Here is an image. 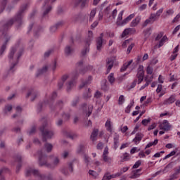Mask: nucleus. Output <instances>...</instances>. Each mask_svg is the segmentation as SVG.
<instances>
[{"label":"nucleus","mask_w":180,"mask_h":180,"mask_svg":"<svg viewBox=\"0 0 180 180\" xmlns=\"http://www.w3.org/2000/svg\"><path fill=\"white\" fill-rule=\"evenodd\" d=\"M27 9V4L22 5L15 16L13 18L8 20L0 30V32L2 33L0 37V44H1V46L0 47V56L4 54V52L5 50H6V44H8V41L11 40V37L8 34L6 31L8 29H9V27H12V25L15 23V22L18 23V27H20V26L23 25V14Z\"/></svg>","instance_id":"nucleus-1"},{"label":"nucleus","mask_w":180,"mask_h":180,"mask_svg":"<svg viewBox=\"0 0 180 180\" xmlns=\"http://www.w3.org/2000/svg\"><path fill=\"white\" fill-rule=\"evenodd\" d=\"M39 131L42 136V141L47 142L54 136V131L47 128V122H44L40 127Z\"/></svg>","instance_id":"nucleus-2"},{"label":"nucleus","mask_w":180,"mask_h":180,"mask_svg":"<svg viewBox=\"0 0 180 180\" xmlns=\"http://www.w3.org/2000/svg\"><path fill=\"white\" fill-rule=\"evenodd\" d=\"M31 174H33L34 176L37 178V180H54L53 175L49 174L46 177L44 174H40V172L34 169H29L26 172V176H29Z\"/></svg>","instance_id":"nucleus-3"},{"label":"nucleus","mask_w":180,"mask_h":180,"mask_svg":"<svg viewBox=\"0 0 180 180\" xmlns=\"http://www.w3.org/2000/svg\"><path fill=\"white\" fill-rule=\"evenodd\" d=\"M38 164L39 167L51 168V164L49 163V157L43 153V150L38 151Z\"/></svg>","instance_id":"nucleus-4"},{"label":"nucleus","mask_w":180,"mask_h":180,"mask_svg":"<svg viewBox=\"0 0 180 180\" xmlns=\"http://www.w3.org/2000/svg\"><path fill=\"white\" fill-rule=\"evenodd\" d=\"M82 109L83 110L84 127H89L91 124V118H89V116H91V109H89V105L84 103L82 105Z\"/></svg>","instance_id":"nucleus-5"},{"label":"nucleus","mask_w":180,"mask_h":180,"mask_svg":"<svg viewBox=\"0 0 180 180\" xmlns=\"http://www.w3.org/2000/svg\"><path fill=\"white\" fill-rule=\"evenodd\" d=\"M136 78H138V81L137 79H135L129 86V89H133V88L137 85V82L139 85L141 82H143V79H144V66L141 65H139L138 72L136 74Z\"/></svg>","instance_id":"nucleus-6"},{"label":"nucleus","mask_w":180,"mask_h":180,"mask_svg":"<svg viewBox=\"0 0 180 180\" xmlns=\"http://www.w3.org/2000/svg\"><path fill=\"white\" fill-rule=\"evenodd\" d=\"M163 11L164 8H160L159 11H157L156 13H151L149 18L145 20L143 23V27H146V26H147V25H149V23H154V22L157 20V18H160L161 13H162Z\"/></svg>","instance_id":"nucleus-7"},{"label":"nucleus","mask_w":180,"mask_h":180,"mask_svg":"<svg viewBox=\"0 0 180 180\" xmlns=\"http://www.w3.org/2000/svg\"><path fill=\"white\" fill-rule=\"evenodd\" d=\"M163 11L164 8H160L159 11H157L156 13H151L149 18L145 20L143 23V27H146V26H147V25H149V23H154V22L157 20V18H160L161 13H162Z\"/></svg>","instance_id":"nucleus-8"},{"label":"nucleus","mask_w":180,"mask_h":180,"mask_svg":"<svg viewBox=\"0 0 180 180\" xmlns=\"http://www.w3.org/2000/svg\"><path fill=\"white\" fill-rule=\"evenodd\" d=\"M91 31H88V38L85 41V46L84 49L82 51V56L84 57V56H86V53H89V46H91Z\"/></svg>","instance_id":"nucleus-9"},{"label":"nucleus","mask_w":180,"mask_h":180,"mask_svg":"<svg viewBox=\"0 0 180 180\" xmlns=\"http://www.w3.org/2000/svg\"><path fill=\"white\" fill-rule=\"evenodd\" d=\"M73 22H84V25L88 24V15H82L81 14H76L72 17Z\"/></svg>","instance_id":"nucleus-10"},{"label":"nucleus","mask_w":180,"mask_h":180,"mask_svg":"<svg viewBox=\"0 0 180 180\" xmlns=\"http://www.w3.org/2000/svg\"><path fill=\"white\" fill-rule=\"evenodd\" d=\"M159 127L160 130H165V131H169V130H171V125L167 120H163L162 124H160Z\"/></svg>","instance_id":"nucleus-11"},{"label":"nucleus","mask_w":180,"mask_h":180,"mask_svg":"<svg viewBox=\"0 0 180 180\" xmlns=\"http://www.w3.org/2000/svg\"><path fill=\"white\" fill-rule=\"evenodd\" d=\"M102 44H103V33H101L100 37L96 39V49L98 51H101Z\"/></svg>","instance_id":"nucleus-12"},{"label":"nucleus","mask_w":180,"mask_h":180,"mask_svg":"<svg viewBox=\"0 0 180 180\" xmlns=\"http://www.w3.org/2000/svg\"><path fill=\"white\" fill-rule=\"evenodd\" d=\"M37 95H39V93H37L36 90L32 89L27 94L26 98L31 96V102H33V101L37 98Z\"/></svg>","instance_id":"nucleus-13"},{"label":"nucleus","mask_w":180,"mask_h":180,"mask_svg":"<svg viewBox=\"0 0 180 180\" xmlns=\"http://www.w3.org/2000/svg\"><path fill=\"white\" fill-rule=\"evenodd\" d=\"M63 106L64 102L62 100H59L56 102V106L50 105V108L51 109V110H57V109L61 110Z\"/></svg>","instance_id":"nucleus-14"},{"label":"nucleus","mask_w":180,"mask_h":180,"mask_svg":"<svg viewBox=\"0 0 180 180\" xmlns=\"http://www.w3.org/2000/svg\"><path fill=\"white\" fill-rule=\"evenodd\" d=\"M133 18H134V14H131L128 17H127L125 19H124L121 22L117 21L116 24L117 25V26H123V25H126V23H127L128 22H130V20L133 19Z\"/></svg>","instance_id":"nucleus-15"},{"label":"nucleus","mask_w":180,"mask_h":180,"mask_svg":"<svg viewBox=\"0 0 180 180\" xmlns=\"http://www.w3.org/2000/svg\"><path fill=\"white\" fill-rule=\"evenodd\" d=\"M72 54H74V48H72V45H67L65 48V56L70 57Z\"/></svg>","instance_id":"nucleus-16"},{"label":"nucleus","mask_w":180,"mask_h":180,"mask_svg":"<svg viewBox=\"0 0 180 180\" xmlns=\"http://www.w3.org/2000/svg\"><path fill=\"white\" fill-rule=\"evenodd\" d=\"M113 59L112 58H108L106 60V64H107V74H109L110 72V70L113 68L114 64Z\"/></svg>","instance_id":"nucleus-17"},{"label":"nucleus","mask_w":180,"mask_h":180,"mask_svg":"<svg viewBox=\"0 0 180 180\" xmlns=\"http://www.w3.org/2000/svg\"><path fill=\"white\" fill-rule=\"evenodd\" d=\"M98 136H99V129L94 128L91 134V139L93 142L98 140Z\"/></svg>","instance_id":"nucleus-18"},{"label":"nucleus","mask_w":180,"mask_h":180,"mask_svg":"<svg viewBox=\"0 0 180 180\" xmlns=\"http://www.w3.org/2000/svg\"><path fill=\"white\" fill-rule=\"evenodd\" d=\"M81 8H85L86 5V0H75V6H79Z\"/></svg>","instance_id":"nucleus-19"},{"label":"nucleus","mask_w":180,"mask_h":180,"mask_svg":"<svg viewBox=\"0 0 180 180\" xmlns=\"http://www.w3.org/2000/svg\"><path fill=\"white\" fill-rule=\"evenodd\" d=\"M176 101V99L175 98V96L174 95H172L169 98L166 99L163 104L164 105H171L172 103H174V102H175Z\"/></svg>","instance_id":"nucleus-20"},{"label":"nucleus","mask_w":180,"mask_h":180,"mask_svg":"<svg viewBox=\"0 0 180 180\" xmlns=\"http://www.w3.org/2000/svg\"><path fill=\"white\" fill-rule=\"evenodd\" d=\"M49 158L53 159V165H54V167H58V164H60V158H58V156H56L54 155H49Z\"/></svg>","instance_id":"nucleus-21"},{"label":"nucleus","mask_w":180,"mask_h":180,"mask_svg":"<svg viewBox=\"0 0 180 180\" xmlns=\"http://www.w3.org/2000/svg\"><path fill=\"white\" fill-rule=\"evenodd\" d=\"M143 137H144V135L143 134L137 133L135 138L133 139L134 143H135V144L140 143L141 140L143 139Z\"/></svg>","instance_id":"nucleus-22"},{"label":"nucleus","mask_w":180,"mask_h":180,"mask_svg":"<svg viewBox=\"0 0 180 180\" xmlns=\"http://www.w3.org/2000/svg\"><path fill=\"white\" fill-rule=\"evenodd\" d=\"M140 20H141V17L138 16L134 20H133L130 24L131 27H136L140 23Z\"/></svg>","instance_id":"nucleus-23"},{"label":"nucleus","mask_w":180,"mask_h":180,"mask_svg":"<svg viewBox=\"0 0 180 180\" xmlns=\"http://www.w3.org/2000/svg\"><path fill=\"white\" fill-rule=\"evenodd\" d=\"M44 148L46 150V153H51V151H53V144L45 142Z\"/></svg>","instance_id":"nucleus-24"},{"label":"nucleus","mask_w":180,"mask_h":180,"mask_svg":"<svg viewBox=\"0 0 180 180\" xmlns=\"http://www.w3.org/2000/svg\"><path fill=\"white\" fill-rule=\"evenodd\" d=\"M101 89L105 91H109V86H108V80H106V79L102 81Z\"/></svg>","instance_id":"nucleus-25"},{"label":"nucleus","mask_w":180,"mask_h":180,"mask_svg":"<svg viewBox=\"0 0 180 180\" xmlns=\"http://www.w3.org/2000/svg\"><path fill=\"white\" fill-rule=\"evenodd\" d=\"M84 164H86V167L87 168H89V165H91V158H89L88 155L84 154Z\"/></svg>","instance_id":"nucleus-26"},{"label":"nucleus","mask_w":180,"mask_h":180,"mask_svg":"<svg viewBox=\"0 0 180 180\" xmlns=\"http://www.w3.org/2000/svg\"><path fill=\"white\" fill-rule=\"evenodd\" d=\"M132 63H133V60H131L128 62V63H124L120 69L121 72L126 71L129 68V67L131 65Z\"/></svg>","instance_id":"nucleus-27"},{"label":"nucleus","mask_w":180,"mask_h":180,"mask_svg":"<svg viewBox=\"0 0 180 180\" xmlns=\"http://www.w3.org/2000/svg\"><path fill=\"white\" fill-rule=\"evenodd\" d=\"M48 70H49V68L47 66H44L41 69L38 70V72L37 73V77H40V75H43V74H45V72Z\"/></svg>","instance_id":"nucleus-28"},{"label":"nucleus","mask_w":180,"mask_h":180,"mask_svg":"<svg viewBox=\"0 0 180 180\" xmlns=\"http://www.w3.org/2000/svg\"><path fill=\"white\" fill-rule=\"evenodd\" d=\"M131 32H136V30L133 29V28H127L125 29L123 32H122V37H125V36H127V34H130V33H131Z\"/></svg>","instance_id":"nucleus-29"},{"label":"nucleus","mask_w":180,"mask_h":180,"mask_svg":"<svg viewBox=\"0 0 180 180\" xmlns=\"http://www.w3.org/2000/svg\"><path fill=\"white\" fill-rule=\"evenodd\" d=\"M105 126L106 127V130L110 131V133H112V124H110V120H108L106 121Z\"/></svg>","instance_id":"nucleus-30"},{"label":"nucleus","mask_w":180,"mask_h":180,"mask_svg":"<svg viewBox=\"0 0 180 180\" xmlns=\"http://www.w3.org/2000/svg\"><path fill=\"white\" fill-rule=\"evenodd\" d=\"M119 147V135H115L114 137V149L117 150Z\"/></svg>","instance_id":"nucleus-31"},{"label":"nucleus","mask_w":180,"mask_h":180,"mask_svg":"<svg viewBox=\"0 0 180 180\" xmlns=\"http://www.w3.org/2000/svg\"><path fill=\"white\" fill-rule=\"evenodd\" d=\"M157 144H158V139H155L153 142H150L146 145L145 150L150 148V147H153V146H157Z\"/></svg>","instance_id":"nucleus-32"},{"label":"nucleus","mask_w":180,"mask_h":180,"mask_svg":"<svg viewBox=\"0 0 180 180\" xmlns=\"http://www.w3.org/2000/svg\"><path fill=\"white\" fill-rule=\"evenodd\" d=\"M8 169L7 168H3L0 169V180H5V177H4V174H6L8 172Z\"/></svg>","instance_id":"nucleus-33"},{"label":"nucleus","mask_w":180,"mask_h":180,"mask_svg":"<svg viewBox=\"0 0 180 180\" xmlns=\"http://www.w3.org/2000/svg\"><path fill=\"white\" fill-rule=\"evenodd\" d=\"M90 66H85L83 69H81L79 70V74H82V75H84L85 73L88 72L89 71Z\"/></svg>","instance_id":"nucleus-34"},{"label":"nucleus","mask_w":180,"mask_h":180,"mask_svg":"<svg viewBox=\"0 0 180 180\" xmlns=\"http://www.w3.org/2000/svg\"><path fill=\"white\" fill-rule=\"evenodd\" d=\"M108 82H110V85H113L115 82V77L113 73H110V75L108 77Z\"/></svg>","instance_id":"nucleus-35"},{"label":"nucleus","mask_w":180,"mask_h":180,"mask_svg":"<svg viewBox=\"0 0 180 180\" xmlns=\"http://www.w3.org/2000/svg\"><path fill=\"white\" fill-rule=\"evenodd\" d=\"M168 40V38L167 37V36H164L160 41L159 44L158 46V49H160V47H162V46H164V44L165 43V41Z\"/></svg>","instance_id":"nucleus-36"},{"label":"nucleus","mask_w":180,"mask_h":180,"mask_svg":"<svg viewBox=\"0 0 180 180\" xmlns=\"http://www.w3.org/2000/svg\"><path fill=\"white\" fill-rule=\"evenodd\" d=\"M121 158V162H124V161H129V160H130V157L127 153H124Z\"/></svg>","instance_id":"nucleus-37"},{"label":"nucleus","mask_w":180,"mask_h":180,"mask_svg":"<svg viewBox=\"0 0 180 180\" xmlns=\"http://www.w3.org/2000/svg\"><path fill=\"white\" fill-rule=\"evenodd\" d=\"M74 86V80H71L67 84V91L68 92H70L71 91V89Z\"/></svg>","instance_id":"nucleus-38"},{"label":"nucleus","mask_w":180,"mask_h":180,"mask_svg":"<svg viewBox=\"0 0 180 180\" xmlns=\"http://www.w3.org/2000/svg\"><path fill=\"white\" fill-rule=\"evenodd\" d=\"M16 48L13 47L11 49L10 53L8 55V58H10V60H12V58H13V56L15 55V53H16Z\"/></svg>","instance_id":"nucleus-39"},{"label":"nucleus","mask_w":180,"mask_h":180,"mask_svg":"<svg viewBox=\"0 0 180 180\" xmlns=\"http://www.w3.org/2000/svg\"><path fill=\"white\" fill-rule=\"evenodd\" d=\"M134 105V101H132L131 103H130V105H129L126 110H125V112L126 113H130V110L131 109V108H133V106Z\"/></svg>","instance_id":"nucleus-40"},{"label":"nucleus","mask_w":180,"mask_h":180,"mask_svg":"<svg viewBox=\"0 0 180 180\" xmlns=\"http://www.w3.org/2000/svg\"><path fill=\"white\" fill-rule=\"evenodd\" d=\"M62 117L64 119V120H70V117H71V115L68 112H63L62 114Z\"/></svg>","instance_id":"nucleus-41"},{"label":"nucleus","mask_w":180,"mask_h":180,"mask_svg":"<svg viewBox=\"0 0 180 180\" xmlns=\"http://www.w3.org/2000/svg\"><path fill=\"white\" fill-rule=\"evenodd\" d=\"M6 1L7 0H3V1L1 3V8L0 9V13H2V12H4V11H5V8L6 6Z\"/></svg>","instance_id":"nucleus-42"},{"label":"nucleus","mask_w":180,"mask_h":180,"mask_svg":"<svg viewBox=\"0 0 180 180\" xmlns=\"http://www.w3.org/2000/svg\"><path fill=\"white\" fill-rule=\"evenodd\" d=\"M84 148L85 147L84 146V145H79L77 150V154H81V153H84Z\"/></svg>","instance_id":"nucleus-43"},{"label":"nucleus","mask_w":180,"mask_h":180,"mask_svg":"<svg viewBox=\"0 0 180 180\" xmlns=\"http://www.w3.org/2000/svg\"><path fill=\"white\" fill-rule=\"evenodd\" d=\"M133 174L130 176L131 179H136V178H139L140 176V174L136 173L134 170L132 171Z\"/></svg>","instance_id":"nucleus-44"},{"label":"nucleus","mask_w":180,"mask_h":180,"mask_svg":"<svg viewBox=\"0 0 180 180\" xmlns=\"http://www.w3.org/2000/svg\"><path fill=\"white\" fill-rule=\"evenodd\" d=\"M11 110H12V105H6L4 109V113H8V112H11Z\"/></svg>","instance_id":"nucleus-45"},{"label":"nucleus","mask_w":180,"mask_h":180,"mask_svg":"<svg viewBox=\"0 0 180 180\" xmlns=\"http://www.w3.org/2000/svg\"><path fill=\"white\" fill-rule=\"evenodd\" d=\"M151 35V28H148L146 31H144V36L146 37H150Z\"/></svg>","instance_id":"nucleus-46"},{"label":"nucleus","mask_w":180,"mask_h":180,"mask_svg":"<svg viewBox=\"0 0 180 180\" xmlns=\"http://www.w3.org/2000/svg\"><path fill=\"white\" fill-rule=\"evenodd\" d=\"M89 88L86 91V92L84 93L83 94V98H84V99H88V98H89V95H91V92H89Z\"/></svg>","instance_id":"nucleus-47"},{"label":"nucleus","mask_w":180,"mask_h":180,"mask_svg":"<svg viewBox=\"0 0 180 180\" xmlns=\"http://www.w3.org/2000/svg\"><path fill=\"white\" fill-rule=\"evenodd\" d=\"M150 122H151V118L144 119L142 120L141 123L143 126H147Z\"/></svg>","instance_id":"nucleus-48"},{"label":"nucleus","mask_w":180,"mask_h":180,"mask_svg":"<svg viewBox=\"0 0 180 180\" xmlns=\"http://www.w3.org/2000/svg\"><path fill=\"white\" fill-rule=\"evenodd\" d=\"M124 101H125L124 96H123V95L120 96L119 99H118V104L123 105V102H124Z\"/></svg>","instance_id":"nucleus-49"},{"label":"nucleus","mask_w":180,"mask_h":180,"mask_svg":"<svg viewBox=\"0 0 180 180\" xmlns=\"http://www.w3.org/2000/svg\"><path fill=\"white\" fill-rule=\"evenodd\" d=\"M68 169L70 172H74V163L72 162L68 163Z\"/></svg>","instance_id":"nucleus-50"},{"label":"nucleus","mask_w":180,"mask_h":180,"mask_svg":"<svg viewBox=\"0 0 180 180\" xmlns=\"http://www.w3.org/2000/svg\"><path fill=\"white\" fill-rule=\"evenodd\" d=\"M145 81H146V83L141 87L140 91L144 89L146 86H148V85H150V82H151V80H147V78L145 79Z\"/></svg>","instance_id":"nucleus-51"},{"label":"nucleus","mask_w":180,"mask_h":180,"mask_svg":"<svg viewBox=\"0 0 180 180\" xmlns=\"http://www.w3.org/2000/svg\"><path fill=\"white\" fill-rule=\"evenodd\" d=\"M141 165V160H138L137 162H135V164L133 165L132 168L134 169H136V168H139Z\"/></svg>","instance_id":"nucleus-52"},{"label":"nucleus","mask_w":180,"mask_h":180,"mask_svg":"<svg viewBox=\"0 0 180 180\" xmlns=\"http://www.w3.org/2000/svg\"><path fill=\"white\" fill-rule=\"evenodd\" d=\"M36 133V127L34 126L32 127L31 129L29 131L30 136H33Z\"/></svg>","instance_id":"nucleus-53"},{"label":"nucleus","mask_w":180,"mask_h":180,"mask_svg":"<svg viewBox=\"0 0 180 180\" xmlns=\"http://www.w3.org/2000/svg\"><path fill=\"white\" fill-rule=\"evenodd\" d=\"M91 176L94 177V179H96V178H98V176H99V174L94 170L91 171Z\"/></svg>","instance_id":"nucleus-54"},{"label":"nucleus","mask_w":180,"mask_h":180,"mask_svg":"<svg viewBox=\"0 0 180 180\" xmlns=\"http://www.w3.org/2000/svg\"><path fill=\"white\" fill-rule=\"evenodd\" d=\"M60 172H62L63 175H65V176L69 175L68 170L67 169V168L60 169Z\"/></svg>","instance_id":"nucleus-55"},{"label":"nucleus","mask_w":180,"mask_h":180,"mask_svg":"<svg viewBox=\"0 0 180 180\" xmlns=\"http://www.w3.org/2000/svg\"><path fill=\"white\" fill-rule=\"evenodd\" d=\"M124 11H122L119 13L117 22H120V20H122L123 19V13H124Z\"/></svg>","instance_id":"nucleus-56"},{"label":"nucleus","mask_w":180,"mask_h":180,"mask_svg":"<svg viewBox=\"0 0 180 180\" xmlns=\"http://www.w3.org/2000/svg\"><path fill=\"white\" fill-rule=\"evenodd\" d=\"M153 67L151 66L147 67V69H146L147 74H149L150 75H151V74H153Z\"/></svg>","instance_id":"nucleus-57"},{"label":"nucleus","mask_w":180,"mask_h":180,"mask_svg":"<svg viewBox=\"0 0 180 180\" xmlns=\"http://www.w3.org/2000/svg\"><path fill=\"white\" fill-rule=\"evenodd\" d=\"M102 96V93H101V91H96V93L94 94V98H96V99H98V98H101Z\"/></svg>","instance_id":"nucleus-58"},{"label":"nucleus","mask_w":180,"mask_h":180,"mask_svg":"<svg viewBox=\"0 0 180 180\" xmlns=\"http://www.w3.org/2000/svg\"><path fill=\"white\" fill-rule=\"evenodd\" d=\"M89 85V82H84L82 84L79 85V89H82L84 86H88Z\"/></svg>","instance_id":"nucleus-59"},{"label":"nucleus","mask_w":180,"mask_h":180,"mask_svg":"<svg viewBox=\"0 0 180 180\" xmlns=\"http://www.w3.org/2000/svg\"><path fill=\"white\" fill-rule=\"evenodd\" d=\"M68 137H69V139H71L72 140H74V139H77V137H78V135H77L76 134H68Z\"/></svg>","instance_id":"nucleus-60"},{"label":"nucleus","mask_w":180,"mask_h":180,"mask_svg":"<svg viewBox=\"0 0 180 180\" xmlns=\"http://www.w3.org/2000/svg\"><path fill=\"white\" fill-rule=\"evenodd\" d=\"M22 54H23V48L22 47H21L20 49V51H18V55L17 56L18 60H19V58H20V57H22Z\"/></svg>","instance_id":"nucleus-61"},{"label":"nucleus","mask_w":180,"mask_h":180,"mask_svg":"<svg viewBox=\"0 0 180 180\" xmlns=\"http://www.w3.org/2000/svg\"><path fill=\"white\" fill-rule=\"evenodd\" d=\"M64 25V22L63 21H59L58 22L55 26H56L57 29H60V27H61L63 25Z\"/></svg>","instance_id":"nucleus-62"},{"label":"nucleus","mask_w":180,"mask_h":180,"mask_svg":"<svg viewBox=\"0 0 180 180\" xmlns=\"http://www.w3.org/2000/svg\"><path fill=\"white\" fill-rule=\"evenodd\" d=\"M51 53H53V50H49L48 51L45 52L44 58H47L50 57V54H51Z\"/></svg>","instance_id":"nucleus-63"},{"label":"nucleus","mask_w":180,"mask_h":180,"mask_svg":"<svg viewBox=\"0 0 180 180\" xmlns=\"http://www.w3.org/2000/svg\"><path fill=\"white\" fill-rule=\"evenodd\" d=\"M176 178H178L176 176V174L174 173L173 174H172L169 177V179H168V180H175L176 179Z\"/></svg>","instance_id":"nucleus-64"}]
</instances>
